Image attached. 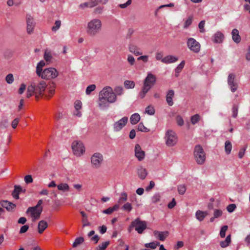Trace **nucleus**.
I'll list each match as a JSON object with an SVG mask.
<instances>
[{"instance_id":"f257e3e1","label":"nucleus","mask_w":250,"mask_h":250,"mask_svg":"<svg viewBox=\"0 0 250 250\" xmlns=\"http://www.w3.org/2000/svg\"><path fill=\"white\" fill-rule=\"evenodd\" d=\"M117 101L116 95L110 86H105L99 92L98 105L100 109H104L109 106V104Z\"/></svg>"},{"instance_id":"f03ea898","label":"nucleus","mask_w":250,"mask_h":250,"mask_svg":"<svg viewBox=\"0 0 250 250\" xmlns=\"http://www.w3.org/2000/svg\"><path fill=\"white\" fill-rule=\"evenodd\" d=\"M47 87L46 82L43 80L38 82H31L27 87V97L30 98L35 95L37 100L44 95V92Z\"/></svg>"},{"instance_id":"7ed1b4c3","label":"nucleus","mask_w":250,"mask_h":250,"mask_svg":"<svg viewBox=\"0 0 250 250\" xmlns=\"http://www.w3.org/2000/svg\"><path fill=\"white\" fill-rule=\"evenodd\" d=\"M102 22L99 19H93L88 22L86 27V33L90 37H95L102 30Z\"/></svg>"},{"instance_id":"20e7f679","label":"nucleus","mask_w":250,"mask_h":250,"mask_svg":"<svg viewBox=\"0 0 250 250\" xmlns=\"http://www.w3.org/2000/svg\"><path fill=\"white\" fill-rule=\"evenodd\" d=\"M194 158L197 164L203 165L206 159V154L200 145H197L195 146L194 150Z\"/></svg>"},{"instance_id":"39448f33","label":"nucleus","mask_w":250,"mask_h":250,"mask_svg":"<svg viewBox=\"0 0 250 250\" xmlns=\"http://www.w3.org/2000/svg\"><path fill=\"white\" fill-rule=\"evenodd\" d=\"M165 140L166 145L168 147H172L176 145L178 137L174 131L169 129L165 133Z\"/></svg>"},{"instance_id":"423d86ee","label":"nucleus","mask_w":250,"mask_h":250,"mask_svg":"<svg viewBox=\"0 0 250 250\" xmlns=\"http://www.w3.org/2000/svg\"><path fill=\"white\" fill-rule=\"evenodd\" d=\"M59 75L56 69L53 67H49L44 69L41 73L40 76L43 79L50 80L56 78Z\"/></svg>"},{"instance_id":"0eeeda50","label":"nucleus","mask_w":250,"mask_h":250,"mask_svg":"<svg viewBox=\"0 0 250 250\" xmlns=\"http://www.w3.org/2000/svg\"><path fill=\"white\" fill-rule=\"evenodd\" d=\"M103 155L99 152L94 153L91 157V164L94 168H99L103 163Z\"/></svg>"},{"instance_id":"6e6552de","label":"nucleus","mask_w":250,"mask_h":250,"mask_svg":"<svg viewBox=\"0 0 250 250\" xmlns=\"http://www.w3.org/2000/svg\"><path fill=\"white\" fill-rule=\"evenodd\" d=\"M72 149L75 155L81 156L85 152V147L81 141H74L72 144Z\"/></svg>"},{"instance_id":"1a4fd4ad","label":"nucleus","mask_w":250,"mask_h":250,"mask_svg":"<svg viewBox=\"0 0 250 250\" xmlns=\"http://www.w3.org/2000/svg\"><path fill=\"white\" fill-rule=\"evenodd\" d=\"M132 225L134 226L135 230L138 233L142 234L146 229L147 225L146 221H142L139 218H137L132 221Z\"/></svg>"},{"instance_id":"9d476101","label":"nucleus","mask_w":250,"mask_h":250,"mask_svg":"<svg viewBox=\"0 0 250 250\" xmlns=\"http://www.w3.org/2000/svg\"><path fill=\"white\" fill-rule=\"evenodd\" d=\"M187 46L189 49L194 53H198L200 50L201 45L200 43L193 38L188 39Z\"/></svg>"},{"instance_id":"9b49d317","label":"nucleus","mask_w":250,"mask_h":250,"mask_svg":"<svg viewBox=\"0 0 250 250\" xmlns=\"http://www.w3.org/2000/svg\"><path fill=\"white\" fill-rule=\"evenodd\" d=\"M41 208H37V207H29L26 210V214L30 215L32 218V221H35L36 219L39 218L42 212Z\"/></svg>"},{"instance_id":"f8f14e48","label":"nucleus","mask_w":250,"mask_h":250,"mask_svg":"<svg viewBox=\"0 0 250 250\" xmlns=\"http://www.w3.org/2000/svg\"><path fill=\"white\" fill-rule=\"evenodd\" d=\"M128 118L124 117L119 120L115 122L113 124V129L114 132H117L121 131L127 124Z\"/></svg>"},{"instance_id":"ddd939ff","label":"nucleus","mask_w":250,"mask_h":250,"mask_svg":"<svg viewBox=\"0 0 250 250\" xmlns=\"http://www.w3.org/2000/svg\"><path fill=\"white\" fill-rule=\"evenodd\" d=\"M235 75L232 73L229 74L228 78V84L232 92L236 91L238 86V83L235 81Z\"/></svg>"},{"instance_id":"4468645a","label":"nucleus","mask_w":250,"mask_h":250,"mask_svg":"<svg viewBox=\"0 0 250 250\" xmlns=\"http://www.w3.org/2000/svg\"><path fill=\"white\" fill-rule=\"evenodd\" d=\"M27 32L29 34L33 33L35 27L33 18L29 15L26 16Z\"/></svg>"},{"instance_id":"2eb2a0df","label":"nucleus","mask_w":250,"mask_h":250,"mask_svg":"<svg viewBox=\"0 0 250 250\" xmlns=\"http://www.w3.org/2000/svg\"><path fill=\"white\" fill-rule=\"evenodd\" d=\"M135 156L139 161L144 159L145 153L142 150L140 146L136 144L135 146Z\"/></svg>"},{"instance_id":"dca6fc26","label":"nucleus","mask_w":250,"mask_h":250,"mask_svg":"<svg viewBox=\"0 0 250 250\" xmlns=\"http://www.w3.org/2000/svg\"><path fill=\"white\" fill-rule=\"evenodd\" d=\"M129 52L135 56H139L143 54L142 49L134 43H130L128 45Z\"/></svg>"},{"instance_id":"f3484780","label":"nucleus","mask_w":250,"mask_h":250,"mask_svg":"<svg viewBox=\"0 0 250 250\" xmlns=\"http://www.w3.org/2000/svg\"><path fill=\"white\" fill-rule=\"evenodd\" d=\"M156 81V76L152 73H149L145 78L144 83L152 87V86L155 83Z\"/></svg>"},{"instance_id":"a211bd4d","label":"nucleus","mask_w":250,"mask_h":250,"mask_svg":"<svg viewBox=\"0 0 250 250\" xmlns=\"http://www.w3.org/2000/svg\"><path fill=\"white\" fill-rule=\"evenodd\" d=\"M153 234L155 238L160 241H164L167 237L168 236V231H159L155 230Z\"/></svg>"},{"instance_id":"6ab92c4d","label":"nucleus","mask_w":250,"mask_h":250,"mask_svg":"<svg viewBox=\"0 0 250 250\" xmlns=\"http://www.w3.org/2000/svg\"><path fill=\"white\" fill-rule=\"evenodd\" d=\"M56 85L54 82H52L47 88V92L46 93L44 94V97L47 99L50 98L55 93Z\"/></svg>"},{"instance_id":"aec40b11","label":"nucleus","mask_w":250,"mask_h":250,"mask_svg":"<svg viewBox=\"0 0 250 250\" xmlns=\"http://www.w3.org/2000/svg\"><path fill=\"white\" fill-rule=\"evenodd\" d=\"M0 205L5 208L8 211H10L16 207V205L6 200H2L0 202Z\"/></svg>"},{"instance_id":"412c9836","label":"nucleus","mask_w":250,"mask_h":250,"mask_svg":"<svg viewBox=\"0 0 250 250\" xmlns=\"http://www.w3.org/2000/svg\"><path fill=\"white\" fill-rule=\"evenodd\" d=\"M138 177L141 179H144L147 175L146 169L142 166L139 167L137 169Z\"/></svg>"},{"instance_id":"4be33fe9","label":"nucleus","mask_w":250,"mask_h":250,"mask_svg":"<svg viewBox=\"0 0 250 250\" xmlns=\"http://www.w3.org/2000/svg\"><path fill=\"white\" fill-rule=\"evenodd\" d=\"M174 96V91L173 90H169L168 91L166 96V101L169 106H172L173 104V98Z\"/></svg>"},{"instance_id":"5701e85b","label":"nucleus","mask_w":250,"mask_h":250,"mask_svg":"<svg viewBox=\"0 0 250 250\" xmlns=\"http://www.w3.org/2000/svg\"><path fill=\"white\" fill-rule=\"evenodd\" d=\"M177 60L178 58L172 55H168L163 58V59L162 60V62L164 63L167 64L174 62Z\"/></svg>"},{"instance_id":"b1692460","label":"nucleus","mask_w":250,"mask_h":250,"mask_svg":"<svg viewBox=\"0 0 250 250\" xmlns=\"http://www.w3.org/2000/svg\"><path fill=\"white\" fill-rule=\"evenodd\" d=\"M232 40L236 43L241 41V37L239 34V31L237 29H233L231 32Z\"/></svg>"},{"instance_id":"393cba45","label":"nucleus","mask_w":250,"mask_h":250,"mask_svg":"<svg viewBox=\"0 0 250 250\" xmlns=\"http://www.w3.org/2000/svg\"><path fill=\"white\" fill-rule=\"evenodd\" d=\"M208 215L207 211H203L200 210H198L195 213L196 219L199 221H202L204 218Z\"/></svg>"},{"instance_id":"a878e982","label":"nucleus","mask_w":250,"mask_h":250,"mask_svg":"<svg viewBox=\"0 0 250 250\" xmlns=\"http://www.w3.org/2000/svg\"><path fill=\"white\" fill-rule=\"evenodd\" d=\"M47 223L45 221L42 220L38 224V232L40 234H42L44 230L47 228Z\"/></svg>"},{"instance_id":"bb28decb","label":"nucleus","mask_w":250,"mask_h":250,"mask_svg":"<svg viewBox=\"0 0 250 250\" xmlns=\"http://www.w3.org/2000/svg\"><path fill=\"white\" fill-rule=\"evenodd\" d=\"M224 38V36L223 33L218 31L214 35L213 41L215 43H221L223 42Z\"/></svg>"},{"instance_id":"cd10ccee","label":"nucleus","mask_w":250,"mask_h":250,"mask_svg":"<svg viewBox=\"0 0 250 250\" xmlns=\"http://www.w3.org/2000/svg\"><path fill=\"white\" fill-rule=\"evenodd\" d=\"M45 65V62L42 60L38 63L36 67V74L37 76H40L41 73L43 71L42 68Z\"/></svg>"},{"instance_id":"c85d7f7f","label":"nucleus","mask_w":250,"mask_h":250,"mask_svg":"<svg viewBox=\"0 0 250 250\" xmlns=\"http://www.w3.org/2000/svg\"><path fill=\"white\" fill-rule=\"evenodd\" d=\"M151 87L147 85L146 84L144 83V85L142 88L141 91L139 93V96L141 99L144 98L145 97L146 94L147 93V92L150 89Z\"/></svg>"},{"instance_id":"c756f323","label":"nucleus","mask_w":250,"mask_h":250,"mask_svg":"<svg viewBox=\"0 0 250 250\" xmlns=\"http://www.w3.org/2000/svg\"><path fill=\"white\" fill-rule=\"evenodd\" d=\"M141 117L138 113H134L130 118V121L132 125H136L140 120Z\"/></svg>"},{"instance_id":"7c9ffc66","label":"nucleus","mask_w":250,"mask_h":250,"mask_svg":"<svg viewBox=\"0 0 250 250\" xmlns=\"http://www.w3.org/2000/svg\"><path fill=\"white\" fill-rule=\"evenodd\" d=\"M119 208V205L116 204L113 207H110L104 210L103 213L108 214H111L113 211L118 210Z\"/></svg>"},{"instance_id":"2f4dec72","label":"nucleus","mask_w":250,"mask_h":250,"mask_svg":"<svg viewBox=\"0 0 250 250\" xmlns=\"http://www.w3.org/2000/svg\"><path fill=\"white\" fill-rule=\"evenodd\" d=\"M97 5V3L95 1H94L93 0H91L90 2H86L82 3L80 5V7L83 8L86 7H93Z\"/></svg>"},{"instance_id":"473e14b6","label":"nucleus","mask_w":250,"mask_h":250,"mask_svg":"<svg viewBox=\"0 0 250 250\" xmlns=\"http://www.w3.org/2000/svg\"><path fill=\"white\" fill-rule=\"evenodd\" d=\"M232 149V145L230 141H227L225 143V150L227 154L230 153Z\"/></svg>"},{"instance_id":"72a5a7b5","label":"nucleus","mask_w":250,"mask_h":250,"mask_svg":"<svg viewBox=\"0 0 250 250\" xmlns=\"http://www.w3.org/2000/svg\"><path fill=\"white\" fill-rule=\"evenodd\" d=\"M160 245V243L157 241L152 242L149 243H146L145 245L146 248L155 249L158 246Z\"/></svg>"},{"instance_id":"f704fd0d","label":"nucleus","mask_w":250,"mask_h":250,"mask_svg":"<svg viewBox=\"0 0 250 250\" xmlns=\"http://www.w3.org/2000/svg\"><path fill=\"white\" fill-rule=\"evenodd\" d=\"M52 58L51 51L48 50H46L44 54V59L47 62H50Z\"/></svg>"},{"instance_id":"c9c22d12","label":"nucleus","mask_w":250,"mask_h":250,"mask_svg":"<svg viewBox=\"0 0 250 250\" xmlns=\"http://www.w3.org/2000/svg\"><path fill=\"white\" fill-rule=\"evenodd\" d=\"M127 199V195L126 193L123 192L121 194V196L118 200V204H122L125 202Z\"/></svg>"},{"instance_id":"e433bc0d","label":"nucleus","mask_w":250,"mask_h":250,"mask_svg":"<svg viewBox=\"0 0 250 250\" xmlns=\"http://www.w3.org/2000/svg\"><path fill=\"white\" fill-rule=\"evenodd\" d=\"M84 242V239L82 237H79L75 239V241L73 244V247L76 248L78 245L82 244Z\"/></svg>"},{"instance_id":"4c0bfd02","label":"nucleus","mask_w":250,"mask_h":250,"mask_svg":"<svg viewBox=\"0 0 250 250\" xmlns=\"http://www.w3.org/2000/svg\"><path fill=\"white\" fill-rule=\"evenodd\" d=\"M125 87L127 88H133L135 86V83L133 81L126 80L124 82Z\"/></svg>"},{"instance_id":"58836bf2","label":"nucleus","mask_w":250,"mask_h":250,"mask_svg":"<svg viewBox=\"0 0 250 250\" xmlns=\"http://www.w3.org/2000/svg\"><path fill=\"white\" fill-rule=\"evenodd\" d=\"M155 109L152 105H148L146 108V113L149 115H153L155 114Z\"/></svg>"},{"instance_id":"ea45409f","label":"nucleus","mask_w":250,"mask_h":250,"mask_svg":"<svg viewBox=\"0 0 250 250\" xmlns=\"http://www.w3.org/2000/svg\"><path fill=\"white\" fill-rule=\"evenodd\" d=\"M61 21L60 20L56 21L54 23V25L52 27V31L56 32L58 31L61 26Z\"/></svg>"},{"instance_id":"a19ab883","label":"nucleus","mask_w":250,"mask_h":250,"mask_svg":"<svg viewBox=\"0 0 250 250\" xmlns=\"http://www.w3.org/2000/svg\"><path fill=\"white\" fill-rule=\"evenodd\" d=\"M138 130L143 132H148L149 129L146 127L143 123H140L138 126Z\"/></svg>"},{"instance_id":"79ce46f5","label":"nucleus","mask_w":250,"mask_h":250,"mask_svg":"<svg viewBox=\"0 0 250 250\" xmlns=\"http://www.w3.org/2000/svg\"><path fill=\"white\" fill-rule=\"evenodd\" d=\"M192 16H189L188 19L185 21L183 27L185 29L188 28L192 22Z\"/></svg>"},{"instance_id":"37998d69","label":"nucleus","mask_w":250,"mask_h":250,"mask_svg":"<svg viewBox=\"0 0 250 250\" xmlns=\"http://www.w3.org/2000/svg\"><path fill=\"white\" fill-rule=\"evenodd\" d=\"M185 61H183L181 62V63L178 65V66L175 69V72L176 73H177V74H176V76L177 77L178 76V73L180 72L183 69L184 65H185Z\"/></svg>"},{"instance_id":"c03bdc74","label":"nucleus","mask_w":250,"mask_h":250,"mask_svg":"<svg viewBox=\"0 0 250 250\" xmlns=\"http://www.w3.org/2000/svg\"><path fill=\"white\" fill-rule=\"evenodd\" d=\"M200 119V116L199 114H195L191 117V122L192 124L195 125L197 123Z\"/></svg>"},{"instance_id":"a18cd8bd","label":"nucleus","mask_w":250,"mask_h":250,"mask_svg":"<svg viewBox=\"0 0 250 250\" xmlns=\"http://www.w3.org/2000/svg\"><path fill=\"white\" fill-rule=\"evenodd\" d=\"M114 93L116 95H122L124 93V89L122 86H116L114 88Z\"/></svg>"},{"instance_id":"49530a36","label":"nucleus","mask_w":250,"mask_h":250,"mask_svg":"<svg viewBox=\"0 0 250 250\" xmlns=\"http://www.w3.org/2000/svg\"><path fill=\"white\" fill-rule=\"evenodd\" d=\"M95 84H91L88 85L86 89L85 93L87 95H89L91 92L93 91L96 89Z\"/></svg>"},{"instance_id":"de8ad7c7","label":"nucleus","mask_w":250,"mask_h":250,"mask_svg":"<svg viewBox=\"0 0 250 250\" xmlns=\"http://www.w3.org/2000/svg\"><path fill=\"white\" fill-rule=\"evenodd\" d=\"M21 189L22 188H14V190L12 193L13 197L15 199H18L19 198V195Z\"/></svg>"},{"instance_id":"09e8293b","label":"nucleus","mask_w":250,"mask_h":250,"mask_svg":"<svg viewBox=\"0 0 250 250\" xmlns=\"http://www.w3.org/2000/svg\"><path fill=\"white\" fill-rule=\"evenodd\" d=\"M228 229V227L227 225L223 226L220 231V235L221 238H224L226 235V232Z\"/></svg>"},{"instance_id":"8fccbe9b","label":"nucleus","mask_w":250,"mask_h":250,"mask_svg":"<svg viewBox=\"0 0 250 250\" xmlns=\"http://www.w3.org/2000/svg\"><path fill=\"white\" fill-rule=\"evenodd\" d=\"M14 77L12 74H8L5 78V81L8 84H11L14 82Z\"/></svg>"},{"instance_id":"3c124183","label":"nucleus","mask_w":250,"mask_h":250,"mask_svg":"<svg viewBox=\"0 0 250 250\" xmlns=\"http://www.w3.org/2000/svg\"><path fill=\"white\" fill-rule=\"evenodd\" d=\"M122 208L125 210L130 212L132 209V207L130 203L127 202L123 205Z\"/></svg>"},{"instance_id":"603ef678","label":"nucleus","mask_w":250,"mask_h":250,"mask_svg":"<svg viewBox=\"0 0 250 250\" xmlns=\"http://www.w3.org/2000/svg\"><path fill=\"white\" fill-rule=\"evenodd\" d=\"M24 182L26 184H29L33 182V179L31 175H27L24 176Z\"/></svg>"},{"instance_id":"864d4df0","label":"nucleus","mask_w":250,"mask_h":250,"mask_svg":"<svg viewBox=\"0 0 250 250\" xmlns=\"http://www.w3.org/2000/svg\"><path fill=\"white\" fill-rule=\"evenodd\" d=\"M127 62L130 65H133L135 62V60L134 57L131 55H128L127 58Z\"/></svg>"},{"instance_id":"5fc2aeb1","label":"nucleus","mask_w":250,"mask_h":250,"mask_svg":"<svg viewBox=\"0 0 250 250\" xmlns=\"http://www.w3.org/2000/svg\"><path fill=\"white\" fill-rule=\"evenodd\" d=\"M238 107L237 105H233L232 108V117L236 118L238 114Z\"/></svg>"},{"instance_id":"6e6d98bb","label":"nucleus","mask_w":250,"mask_h":250,"mask_svg":"<svg viewBox=\"0 0 250 250\" xmlns=\"http://www.w3.org/2000/svg\"><path fill=\"white\" fill-rule=\"evenodd\" d=\"M109 244V241L103 242L101 245H99V249L101 250H105Z\"/></svg>"},{"instance_id":"4d7b16f0","label":"nucleus","mask_w":250,"mask_h":250,"mask_svg":"<svg viewBox=\"0 0 250 250\" xmlns=\"http://www.w3.org/2000/svg\"><path fill=\"white\" fill-rule=\"evenodd\" d=\"M205 25V21H202L200 22L198 25V27L200 29V31L201 33H204L205 31L204 27Z\"/></svg>"},{"instance_id":"13d9d810","label":"nucleus","mask_w":250,"mask_h":250,"mask_svg":"<svg viewBox=\"0 0 250 250\" xmlns=\"http://www.w3.org/2000/svg\"><path fill=\"white\" fill-rule=\"evenodd\" d=\"M161 196L159 194H155L152 197V202L154 203H156L160 201Z\"/></svg>"},{"instance_id":"bf43d9fd","label":"nucleus","mask_w":250,"mask_h":250,"mask_svg":"<svg viewBox=\"0 0 250 250\" xmlns=\"http://www.w3.org/2000/svg\"><path fill=\"white\" fill-rule=\"evenodd\" d=\"M176 120L177 124L180 126H182L184 125V120L182 118V117L178 115L177 116L176 118Z\"/></svg>"},{"instance_id":"052dcab7","label":"nucleus","mask_w":250,"mask_h":250,"mask_svg":"<svg viewBox=\"0 0 250 250\" xmlns=\"http://www.w3.org/2000/svg\"><path fill=\"white\" fill-rule=\"evenodd\" d=\"M222 215V211L220 209H215L214 210L213 216L216 218L220 217Z\"/></svg>"},{"instance_id":"680f3d73","label":"nucleus","mask_w":250,"mask_h":250,"mask_svg":"<svg viewBox=\"0 0 250 250\" xmlns=\"http://www.w3.org/2000/svg\"><path fill=\"white\" fill-rule=\"evenodd\" d=\"M82 102L79 100H77L74 103V107L75 110H80L82 108Z\"/></svg>"},{"instance_id":"e2e57ef3","label":"nucleus","mask_w":250,"mask_h":250,"mask_svg":"<svg viewBox=\"0 0 250 250\" xmlns=\"http://www.w3.org/2000/svg\"><path fill=\"white\" fill-rule=\"evenodd\" d=\"M236 208V206L234 204H229L227 208V210L229 212H233Z\"/></svg>"},{"instance_id":"0e129e2a","label":"nucleus","mask_w":250,"mask_h":250,"mask_svg":"<svg viewBox=\"0 0 250 250\" xmlns=\"http://www.w3.org/2000/svg\"><path fill=\"white\" fill-rule=\"evenodd\" d=\"M163 54L162 52H157L155 54V58L157 61H161L163 59Z\"/></svg>"},{"instance_id":"69168bd1","label":"nucleus","mask_w":250,"mask_h":250,"mask_svg":"<svg viewBox=\"0 0 250 250\" xmlns=\"http://www.w3.org/2000/svg\"><path fill=\"white\" fill-rule=\"evenodd\" d=\"M138 61H142L144 62H146L148 60V56L147 55H143L137 58Z\"/></svg>"},{"instance_id":"338daca9","label":"nucleus","mask_w":250,"mask_h":250,"mask_svg":"<svg viewBox=\"0 0 250 250\" xmlns=\"http://www.w3.org/2000/svg\"><path fill=\"white\" fill-rule=\"evenodd\" d=\"M19 121H20V118H15L12 122V124H11V125H12V127L13 128H16V127L17 126V125L19 122Z\"/></svg>"},{"instance_id":"774afa93","label":"nucleus","mask_w":250,"mask_h":250,"mask_svg":"<svg viewBox=\"0 0 250 250\" xmlns=\"http://www.w3.org/2000/svg\"><path fill=\"white\" fill-rule=\"evenodd\" d=\"M28 229L29 226L28 225H26L22 226L20 230V233L21 234L26 232L28 230Z\"/></svg>"}]
</instances>
